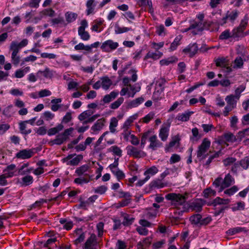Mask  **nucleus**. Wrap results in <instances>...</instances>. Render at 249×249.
Instances as JSON below:
<instances>
[{"instance_id": "obj_1", "label": "nucleus", "mask_w": 249, "mask_h": 249, "mask_svg": "<svg viewBox=\"0 0 249 249\" xmlns=\"http://www.w3.org/2000/svg\"><path fill=\"white\" fill-rule=\"evenodd\" d=\"M234 183V179L230 174H228L224 179L221 177L216 178L213 184L215 188L219 187L218 192H221L225 188L229 187Z\"/></svg>"}, {"instance_id": "obj_2", "label": "nucleus", "mask_w": 249, "mask_h": 249, "mask_svg": "<svg viewBox=\"0 0 249 249\" xmlns=\"http://www.w3.org/2000/svg\"><path fill=\"white\" fill-rule=\"evenodd\" d=\"M73 129L72 127H70L65 129L63 133L58 135L56 138L51 141L49 144L51 146H53L54 144L61 145L69 139V136L72 133Z\"/></svg>"}, {"instance_id": "obj_3", "label": "nucleus", "mask_w": 249, "mask_h": 249, "mask_svg": "<svg viewBox=\"0 0 249 249\" xmlns=\"http://www.w3.org/2000/svg\"><path fill=\"white\" fill-rule=\"evenodd\" d=\"M166 199L171 201V204L176 207L183 204L185 201V197L180 194L171 193L166 196Z\"/></svg>"}, {"instance_id": "obj_4", "label": "nucleus", "mask_w": 249, "mask_h": 249, "mask_svg": "<svg viewBox=\"0 0 249 249\" xmlns=\"http://www.w3.org/2000/svg\"><path fill=\"white\" fill-rule=\"evenodd\" d=\"M211 142L207 139L205 138L198 147L197 152V157L200 160H203L206 158L208 154L204 155L210 146Z\"/></svg>"}, {"instance_id": "obj_5", "label": "nucleus", "mask_w": 249, "mask_h": 249, "mask_svg": "<svg viewBox=\"0 0 249 249\" xmlns=\"http://www.w3.org/2000/svg\"><path fill=\"white\" fill-rule=\"evenodd\" d=\"M245 87H242L240 91H238V89H236L235 91V95H230L227 96L225 99L228 105L234 108L235 107L237 101L236 99L238 100L240 98V94L241 92L244 91Z\"/></svg>"}, {"instance_id": "obj_6", "label": "nucleus", "mask_w": 249, "mask_h": 249, "mask_svg": "<svg viewBox=\"0 0 249 249\" xmlns=\"http://www.w3.org/2000/svg\"><path fill=\"white\" fill-rule=\"evenodd\" d=\"M189 30H193L192 33L193 35H197L203 30V25L201 22L193 21L190 26L183 30L182 32H187Z\"/></svg>"}, {"instance_id": "obj_7", "label": "nucleus", "mask_w": 249, "mask_h": 249, "mask_svg": "<svg viewBox=\"0 0 249 249\" xmlns=\"http://www.w3.org/2000/svg\"><path fill=\"white\" fill-rule=\"evenodd\" d=\"M118 46V42H114L112 40H107L102 43L101 48L104 52H110L115 50Z\"/></svg>"}, {"instance_id": "obj_8", "label": "nucleus", "mask_w": 249, "mask_h": 249, "mask_svg": "<svg viewBox=\"0 0 249 249\" xmlns=\"http://www.w3.org/2000/svg\"><path fill=\"white\" fill-rule=\"evenodd\" d=\"M97 242L96 235L92 234L87 239L85 244V249H97Z\"/></svg>"}, {"instance_id": "obj_9", "label": "nucleus", "mask_w": 249, "mask_h": 249, "mask_svg": "<svg viewBox=\"0 0 249 249\" xmlns=\"http://www.w3.org/2000/svg\"><path fill=\"white\" fill-rule=\"evenodd\" d=\"M126 150L128 155L135 158H139L143 156V153L142 152L132 145L127 146L126 147Z\"/></svg>"}, {"instance_id": "obj_10", "label": "nucleus", "mask_w": 249, "mask_h": 249, "mask_svg": "<svg viewBox=\"0 0 249 249\" xmlns=\"http://www.w3.org/2000/svg\"><path fill=\"white\" fill-rule=\"evenodd\" d=\"M34 153L33 149H23L16 154V157L18 159H27L31 158Z\"/></svg>"}, {"instance_id": "obj_11", "label": "nucleus", "mask_w": 249, "mask_h": 249, "mask_svg": "<svg viewBox=\"0 0 249 249\" xmlns=\"http://www.w3.org/2000/svg\"><path fill=\"white\" fill-rule=\"evenodd\" d=\"M149 141L150 142L149 148L153 150H155L162 146V143L158 140L157 137L155 135L151 136L149 139Z\"/></svg>"}, {"instance_id": "obj_12", "label": "nucleus", "mask_w": 249, "mask_h": 249, "mask_svg": "<svg viewBox=\"0 0 249 249\" xmlns=\"http://www.w3.org/2000/svg\"><path fill=\"white\" fill-rule=\"evenodd\" d=\"M10 49L12 51L11 55L12 62L14 65L17 66L20 62V57L18 55L19 51L14 45L10 46Z\"/></svg>"}, {"instance_id": "obj_13", "label": "nucleus", "mask_w": 249, "mask_h": 249, "mask_svg": "<svg viewBox=\"0 0 249 249\" xmlns=\"http://www.w3.org/2000/svg\"><path fill=\"white\" fill-rule=\"evenodd\" d=\"M170 124L162 125L159 133V137L161 141L164 142L167 139L169 135Z\"/></svg>"}, {"instance_id": "obj_14", "label": "nucleus", "mask_w": 249, "mask_h": 249, "mask_svg": "<svg viewBox=\"0 0 249 249\" xmlns=\"http://www.w3.org/2000/svg\"><path fill=\"white\" fill-rule=\"evenodd\" d=\"M89 167V164L83 165L76 169L75 173L80 177L83 175L85 177H88L89 178H90V176L86 173L88 171Z\"/></svg>"}, {"instance_id": "obj_15", "label": "nucleus", "mask_w": 249, "mask_h": 249, "mask_svg": "<svg viewBox=\"0 0 249 249\" xmlns=\"http://www.w3.org/2000/svg\"><path fill=\"white\" fill-rule=\"evenodd\" d=\"M198 47L196 43L189 45L187 48L183 50V52L185 53H189L190 57H193L197 52Z\"/></svg>"}, {"instance_id": "obj_16", "label": "nucleus", "mask_w": 249, "mask_h": 249, "mask_svg": "<svg viewBox=\"0 0 249 249\" xmlns=\"http://www.w3.org/2000/svg\"><path fill=\"white\" fill-rule=\"evenodd\" d=\"M246 60V54L244 53L241 56H237L234 61V68H241L244 64V61Z\"/></svg>"}, {"instance_id": "obj_17", "label": "nucleus", "mask_w": 249, "mask_h": 249, "mask_svg": "<svg viewBox=\"0 0 249 249\" xmlns=\"http://www.w3.org/2000/svg\"><path fill=\"white\" fill-rule=\"evenodd\" d=\"M230 202V200L229 199H224L217 197L212 202L209 203L208 205L216 206L217 205H226Z\"/></svg>"}, {"instance_id": "obj_18", "label": "nucleus", "mask_w": 249, "mask_h": 249, "mask_svg": "<svg viewBox=\"0 0 249 249\" xmlns=\"http://www.w3.org/2000/svg\"><path fill=\"white\" fill-rule=\"evenodd\" d=\"M118 92L117 91H113L109 94H107L104 96L102 101L105 104H108L110 103L112 100L115 99L118 95Z\"/></svg>"}, {"instance_id": "obj_19", "label": "nucleus", "mask_w": 249, "mask_h": 249, "mask_svg": "<svg viewBox=\"0 0 249 249\" xmlns=\"http://www.w3.org/2000/svg\"><path fill=\"white\" fill-rule=\"evenodd\" d=\"M105 122V120L104 119L98 120L96 123L91 127V130L95 132L101 130L104 125Z\"/></svg>"}, {"instance_id": "obj_20", "label": "nucleus", "mask_w": 249, "mask_h": 249, "mask_svg": "<svg viewBox=\"0 0 249 249\" xmlns=\"http://www.w3.org/2000/svg\"><path fill=\"white\" fill-rule=\"evenodd\" d=\"M205 201L202 199L197 200L192 203L191 206L193 209L196 212H200Z\"/></svg>"}, {"instance_id": "obj_21", "label": "nucleus", "mask_w": 249, "mask_h": 249, "mask_svg": "<svg viewBox=\"0 0 249 249\" xmlns=\"http://www.w3.org/2000/svg\"><path fill=\"white\" fill-rule=\"evenodd\" d=\"M162 55V53L156 51V52H149L144 57V59L146 60L148 58H152L154 60H157L159 59Z\"/></svg>"}, {"instance_id": "obj_22", "label": "nucleus", "mask_w": 249, "mask_h": 249, "mask_svg": "<svg viewBox=\"0 0 249 249\" xmlns=\"http://www.w3.org/2000/svg\"><path fill=\"white\" fill-rule=\"evenodd\" d=\"M65 16L66 20L68 23L73 22L77 18V14L71 12H67Z\"/></svg>"}, {"instance_id": "obj_23", "label": "nucleus", "mask_w": 249, "mask_h": 249, "mask_svg": "<svg viewBox=\"0 0 249 249\" xmlns=\"http://www.w3.org/2000/svg\"><path fill=\"white\" fill-rule=\"evenodd\" d=\"M163 91L162 89H158V88H155V91L153 94V100L155 101L160 100L162 98L161 93Z\"/></svg>"}, {"instance_id": "obj_24", "label": "nucleus", "mask_w": 249, "mask_h": 249, "mask_svg": "<svg viewBox=\"0 0 249 249\" xmlns=\"http://www.w3.org/2000/svg\"><path fill=\"white\" fill-rule=\"evenodd\" d=\"M230 38H232V35L229 30H225L221 33L219 36V39L220 40H227Z\"/></svg>"}, {"instance_id": "obj_25", "label": "nucleus", "mask_w": 249, "mask_h": 249, "mask_svg": "<svg viewBox=\"0 0 249 249\" xmlns=\"http://www.w3.org/2000/svg\"><path fill=\"white\" fill-rule=\"evenodd\" d=\"M181 38L182 36H178L175 38L169 48L170 51H173L176 49L177 46L179 45Z\"/></svg>"}, {"instance_id": "obj_26", "label": "nucleus", "mask_w": 249, "mask_h": 249, "mask_svg": "<svg viewBox=\"0 0 249 249\" xmlns=\"http://www.w3.org/2000/svg\"><path fill=\"white\" fill-rule=\"evenodd\" d=\"M101 83L102 88L106 90L108 89L112 83L111 80L108 77H103Z\"/></svg>"}, {"instance_id": "obj_27", "label": "nucleus", "mask_w": 249, "mask_h": 249, "mask_svg": "<svg viewBox=\"0 0 249 249\" xmlns=\"http://www.w3.org/2000/svg\"><path fill=\"white\" fill-rule=\"evenodd\" d=\"M78 35L80 36L81 39L84 41L88 40L90 38V35L89 33L84 30V29L78 30Z\"/></svg>"}, {"instance_id": "obj_28", "label": "nucleus", "mask_w": 249, "mask_h": 249, "mask_svg": "<svg viewBox=\"0 0 249 249\" xmlns=\"http://www.w3.org/2000/svg\"><path fill=\"white\" fill-rule=\"evenodd\" d=\"M94 0H88L86 6L87 7V14L88 15L93 12L95 5L94 4Z\"/></svg>"}, {"instance_id": "obj_29", "label": "nucleus", "mask_w": 249, "mask_h": 249, "mask_svg": "<svg viewBox=\"0 0 249 249\" xmlns=\"http://www.w3.org/2000/svg\"><path fill=\"white\" fill-rule=\"evenodd\" d=\"M82 159L83 156L82 155H78L76 157L69 161L67 163V164L72 166L77 165Z\"/></svg>"}, {"instance_id": "obj_30", "label": "nucleus", "mask_w": 249, "mask_h": 249, "mask_svg": "<svg viewBox=\"0 0 249 249\" xmlns=\"http://www.w3.org/2000/svg\"><path fill=\"white\" fill-rule=\"evenodd\" d=\"M178 61V59L175 57H171L166 59H162L160 61V63L161 65H168L170 64L176 62Z\"/></svg>"}, {"instance_id": "obj_31", "label": "nucleus", "mask_w": 249, "mask_h": 249, "mask_svg": "<svg viewBox=\"0 0 249 249\" xmlns=\"http://www.w3.org/2000/svg\"><path fill=\"white\" fill-rule=\"evenodd\" d=\"M122 221V224L125 226H128L132 224L134 218L127 214L125 215Z\"/></svg>"}, {"instance_id": "obj_32", "label": "nucleus", "mask_w": 249, "mask_h": 249, "mask_svg": "<svg viewBox=\"0 0 249 249\" xmlns=\"http://www.w3.org/2000/svg\"><path fill=\"white\" fill-rule=\"evenodd\" d=\"M43 18L45 16L53 17L55 16V12L51 8L45 9L40 12Z\"/></svg>"}, {"instance_id": "obj_33", "label": "nucleus", "mask_w": 249, "mask_h": 249, "mask_svg": "<svg viewBox=\"0 0 249 249\" xmlns=\"http://www.w3.org/2000/svg\"><path fill=\"white\" fill-rule=\"evenodd\" d=\"M144 99L142 97L138 98L130 102L128 106L130 108L136 107L142 103Z\"/></svg>"}, {"instance_id": "obj_34", "label": "nucleus", "mask_w": 249, "mask_h": 249, "mask_svg": "<svg viewBox=\"0 0 249 249\" xmlns=\"http://www.w3.org/2000/svg\"><path fill=\"white\" fill-rule=\"evenodd\" d=\"M118 125V120L115 117L111 119L109 124V130L111 133H114L116 131L115 127Z\"/></svg>"}, {"instance_id": "obj_35", "label": "nucleus", "mask_w": 249, "mask_h": 249, "mask_svg": "<svg viewBox=\"0 0 249 249\" xmlns=\"http://www.w3.org/2000/svg\"><path fill=\"white\" fill-rule=\"evenodd\" d=\"M201 218L202 216L199 214H196L191 216L190 220L192 224L197 225L200 224Z\"/></svg>"}, {"instance_id": "obj_36", "label": "nucleus", "mask_w": 249, "mask_h": 249, "mask_svg": "<svg viewBox=\"0 0 249 249\" xmlns=\"http://www.w3.org/2000/svg\"><path fill=\"white\" fill-rule=\"evenodd\" d=\"M131 30H132L131 29L128 27H121L118 25H116L115 26V33L116 34H122Z\"/></svg>"}, {"instance_id": "obj_37", "label": "nucleus", "mask_w": 249, "mask_h": 249, "mask_svg": "<svg viewBox=\"0 0 249 249\" xmlns=\"http://www.w3.org/2000/svg\"><path fill=\"white\" fill-rule=\"evenodd\" d=\"M243 32L244 31L243 30L238 27L234 28L231 31L232 38H239L241 36V34L243 33Z\"/></svg>"}, {"instance_id": "obj_38", "label": "nucleus", "mask_w": 249, "mask_h": 249, "mask_svg": "<svg viewBox=\"0 0 249 249\" xmlns=\"http://www.w3.org/2000/svg\"><path fill=\"white\" fill-rule=\"evenodd\" d=\"M124 99L123 97H120L116 101L111 104L110 107L113 109H117L124 102Z\"/></svg>"}, {"instance_id": "obj_39", "label": "nucleus", "mask_w": 249, "mask_h": 249, "mask_svg": "<svg viewBox=\"0 0 249 249\" xmlns=\"http://www.w3.org/2000/svg\"><path fill=\"white\" fill-rule=\"evenodd\" d=\"M28 43V41L27 39H23L20 43H17L15 41L12 42L10 46L14 45L16 46V47L18 49V51L23 47L25 46Z\"/></svg>"}, {"instance_id": "obj_40", "label": "nucleus", "mask_w": 249, "mask_h": 249, "mask_svg": "<svg viewBox=\"0 0 249 249\" xmlns=\"http://www.w3.org/2000/svg\"><path fill=\"white\" fill-rule=\"evenodd\" d=\"M216 195L215 191L210 188L205 189L203 191V196L205 198H208L212 196H215Z\"/></svg>"}, {"instance_id": "obj_41", "label": "nucleus", "mask_w": 249, "mask_h": 249, "mask_svg": "<svg viewBox=\"0 0 249 249\" xmlns=\"http://www.w3.org/2000/svg\"><path fill=\"white\" fill-rule=\"evenodd\" d=\"M26 124L27 123L25 121L21 122L19 123V129L21 132L24 134H28L31 132V129L26 130Z\"/></svg>"}, {"instance_id": "obj_42", "label": "nucleus", "mask_w": 249, "mask_h": 249, "mask_svg": "<svg viewBox=\"0 0 249 249\" xmlns=\"http://www.w3.org/2000/svg\"><path fill=\"white\" fill-rule=\"evenodd\" d=\"M249 21V18L247 15H246L243 19L241 20L239 25L238 26L239 28L243 30L244 31L246 29V28L248 25Z\"/></svg>"}, {"instance_id": "obj_43", "label": "nucleus", "mask_w": 249, "mask_h": 249, "mask_svg": "<svg viewBox=\"0 0 249 249\" xmlns=\"http://www.w3.org/2000/svg\"><path fill=\"white\" fill-rule=\"evenodd\" d=\"M39 73L42 74L44 77L47 78H51L53 75L52 71H50L48 68H46L43 71H39L37 74Z\"/></svg>"}, {"instance_id": "obj_44", "label": "nucleus", "mask_w": 249, "mask_h": 249, "mask_svg": "<svg viewBox=\"0 0 249 249\" xmlns=\"http://www.w3.org/2000/svg\"><path fill=\"white\" fill-rule=\"evenodd\" d=\"M22 185L28 186L33 182V178L31 176H26L22 178Z\"/></svg>"}, {"instance_id": "obj_45", "label": "nucleus", "mask_w": 249, "mask_h": 249, "mask_svg": "<svg viewBox=\"0 0 249 249\" xmlns=\"http://www.w3.org/2000/svg\"><path fill=\"white\" fill-rule=\"evenodd\" d=\"M108 151L112 152L115 155L119 157L122 156V150L116 145L111 146L109 149H108Z\"/></svg>"}, {"instance_id": "obj_46", "label": "nucleus", "mask_w": 249, "mask_h": 249, "mask_svg": "<svg viewBox=\"0 0 249 249\" xmlns=\"http://www.w3.org/2000/svg\"><path fill=\"white\" fill-rule=\"evenodd\" d=\"M245 208V203L243 202H238L231 207L233 212L243 210Z\"/></svg>"}, {"instance_id": "obj_47", "label": "nucleus", "mask_w": 249, "mask_h": 249, "mask_svg": "<svg viewBox=\"0 0 249 249\" xmlns=\"http://www.w3.org/2000/svg\"><path fill=\"white\" fill-rule=\"evenodd\" d=\"M93 113V112L88 110L85 111L79 115L78 119L80 121H85L86 119L89 117Z\"/></svg>"}, {"instance_id": "obj_48", "label": "nucleus", "mask_w": 249, "mask_h": 249, "mask_svg": "<svg viewBox=\"0 0 249 249\" xmlns=\"http://www.w3.org/2000/svg\"><path fill=\"white\" fill-rule=\"evenodd\" d=\"M90 180V178H88L87 177H80L76 178L74 182L75 183L78 184H82L83 183H88Z\"/></svg>"}, {"instance_id": "obj_49", "label": "nucleus", "mask_w": 249, "mask_h": 249, "mask_svg": "<svg viewBox=\"0 0 249 249\" xmlns=\"http://www.w3.org/2000/svg\"><path fill=\"white\" fill-rule=\"evenodd\" d=\"M224 138L227 142H234L237 140L236 137L231 133L225 134Z\"/></svg>"}, {"instance_id": "obj_50", "label": "nucleus", "mask_w": 249, "mask_h": 249, "mask_svg": "<svg viewBox=\"0 0 249 249\" xmlns=\"http://www.w3.org/2000/svg\"><path fill=\"white\" fill-rule=\"evenodd\" d=\"M244 230V228L241 227H235L229 229L227 231V233L232 235L242 231Z\"/></svg>"}, {"instance_id": "obj_51", "label": "nucleus", "mask_w": 249, "mask_h": 249, "mask_svg": "<svg viewBox=\"0 0 249 249\" xmlns=\"http://www.w3.org/2000/svg\"><path fill=\"white\" fill-rule=\"evenodd\" d=\"M228 18H229L231 21H234L238 17V12L236 10L232 11L231 12H228L226 14Z\"/></svg>"}, {"instance_id": "obj_52", "label": "nucleus", "mask_w": 249, "mask_h": 249, "mask_svg": "<svg viewBox=\"0 0 249 249\" xmlns=\"http://www.w3.org/2000/svg\"><path fill=\"white\" fill-rule=\"evenodd\" d=\"M190 116V113H185L178 115V116H177V118L179 121L182 122H186L189 119Z\"/></svg>"}, {"instance_id": "obj_53", "label": "nucleus", "mask_w": 249, "mask_h": 249, "mask_svg": "<svg viewBox=\"0 0 249 249\" xmlns=\"http://www.w3.org/2000/svg\"><path fill=\"white\" fill-rule=\"evenodd\" d=\"M240 165L244 169H247L249 166V157H246L240 161Z\"/></svg>"}, {"instance_id": "obj_54", "label": "nucleus", "mask_w": 249, "mask_h": 249, "mask_svg": "<svg viewBox=\"0 0 249 249\" xmlns=\"http://www.w3.org/2000/svg\"><path fill=\"white\" fill-rule=\"evenodd\" d=\"M238 189L237 186H233L231 188L226 190L224 193L225 194L231 196L233 195L235 193H236L238 191Z\"/></svg>"}, {"instance_id": "obj_55", "label": "nucleus", "mask_w": 249, "mask_h": 249, "mask_svg": "<svg viewBox=\"0 0 249 249\" xmlns=\"http://www.w3.org/2000/svg\"><path fill=\"white\" fill-rule=\"evenodd\" d=\"M215 63L217 67H225L227 65V61L224 58L217 59L215 61Z\"/></svg>"}, {"instance_id": "obj_56", "label": "nucleus", "mask_w": 249, "mask_h": 249, "mask_svg": "<svg viewBox=\"0 0 249 249\" xmlns=\"http://www.w3.org/2000/svg\"><path fill=\"white\" fill-rule=\"evenodd\" d=\"M149 134H150V131H149L142 134V138H141V147H142V148H143L145 144L146 143L147 139L148 137Z\"/></svg>"}, {"instance_id": "obj_57", "label": "nucleus", "mask_w": 249, "mask_h": 249, "mask_svg": "<svg viewBox=\"0 0 249 249\" xmlns=\"http://www.w3.org/2000/svg\"><path fill=\"white\" fill-rule=\"evenodd\" d=\"M150 186L152 187H157L159 188L163 187V184L161 182L160 179H156L152 181L150 183Z\"/></svg>"}, {"instance_id": "obj_58", "label": "nucleus", "mask_w": 249, "mask_h": 249, "mask_svg": "<svg viewBox=\"0 0 249 249\" xmlns=\"http://www.w3.org/2000/svg\"><path fill=\"white\" fill-rule=\"evenodd\" d=\"M158 172V169L156 166H152L147 169L145 172H144V175L146 176L148 175V174H151V175H154L156 174Z\"/></svg>"}, {"instance_id": "obj_59", "label": "nucleus", "mask_w": 249, "mask_h": 249, "mask_svg": "<svg viewBox=\"0 0 249 249\" xmlns=\"http://www.w3.org/2000/svg\"><path fill=\"white\" fill-rule=\"evenodd\" d=\"M179 141V139L178 136H176L172 141H171L169 143V145L165 148V150L166 151H169V149L172 147H173L177 142H178Z\"/></svg>"}, {"instance_id": "obj_60", "label": "nucleus", "mask_w": 249, "mask_h": 249, "mask_svg": "<svg viewBox=\"0 0 249 249\" xmlns=\"http://www.w3.org/2000/svg\"><path fill=\"white\" fill-rule=\"evenodd\" d=\"M119 159H115L114 162L109 165V168L112 172H114L115 170L118 169V166L119 164Z\"/></svg>"}, {"instance_id": "obj_61", "label": "nucleus", "mask_w": 249, "mask_h": 249, "mask_svg": "<svg viewBox=\"0 0 249 249\" xmlns=\"http://www.w3.org/2000/svg\"><path fill=\"white\" fill-rule=\"evenodd\" d=\"M112 173L116 176V177L119 180L123 179L125 177L124 174L123 172V171L120 170L119 169L115 170L114 172Z\"/></svg>"}, {"instance_id": "obj_62", "label": "nucleus", "mask_w": 249, "mask_h": 249, "mask_svg": "<svg viewBox=\"0 0 249 249\" xmlns=\"http://www.w3.org/2000/svg\"><path fill=\"white\" fill-rule=\"evenodd\" d=\"M107 190V187L106 186L103 185L94 189V191L95 193L99 194H104Z\"/></svg>"}, {"instance_id": "obj_63", "label": "nucleus", "mask_w": 249, "mask_h": 249, "mask_svg": "<svg viewBox=\"0 0 249 249\" xmlns=\"http://www.w3.org/2000/svg\"><path fill=\"white\" fill-rule=\"evenodd\" d=\"M165 83L166 80L165 79L160 78L157 82V86L156 88H158V89H162V90L163 91L164 89V85Z\"/></svg>"}, {"instance_id": "obj_64", "label": "nucleus", "mask_w": 249, "mask_h": 249, "mask_svg": "<svg viewBox=\"0 0 249 249\" xmlns=\"http://www.w3.org/2000/svg\"><path fill=\"white\" fill-rule=\"evenodd\" d=\"M104 223L101 222L97 224V229L98 232V236H101L103 235L104 232Z\"/></svg>"}]
</instances>
